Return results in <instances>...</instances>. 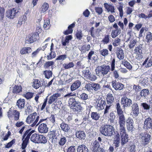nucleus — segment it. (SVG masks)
I'll use <instances>...</instances> for the list:
<instances>
[{
  "label": "nucleus",
  "mask_w": 152,
  "mask_h": 152,
  "mask_svg": "<svg viewBox=\"0 0 152 152\" xmlns=\"http://www.w3.org/2000/svg\"><path fill=\"white\" fill-rule=\"evenodd\" d=\"M39 116L37 115V113L34 112L28 116L26 120V122L31 124V127H37L40 123L45 121L46 119H42L39 120Z\"/></svg>",
  "instance_id": "f257e3e1"
},
{
  "label": "nucleus",
  "mask_w": 152,
  "mask_h": 152,
  "mask_svg": "<svg viewBox=\"0 0 152 152\" xmlns=\"http://www.w3.org/2000/svg\"><path fill=\"white\" fill-rule=\"evenodd\" d=\"M20 112L16 110L10 108L7 112V116L10 120L13 119L15 121L18 120L19 118Z\"/></svg>",
  "instance_id": "f03ea898"
},
{
  "label": "nucleus",
  "mask_w": 152,
  "mask_h": 152,
  "mask_svg": "<svg viewBox=\"0 0 152 152\" xmlns=\"http://www.w3.org/2000/svg\"><path fill=\"white\" fill-rule=\"evenodd\" d=\"M141 138V142L143 146H145L150 142L151 136L146 132H142L139 134Z\"/></svg>",
  "instance_id": "7ed1b4c3"
},
{
  "label": "nucleus",
  "mask_w": 152,
  "mask_h": 152,
  "mask_svg": "<svg viewBox=\"0 0 152 152\" xmlns=\"http://www.w3.org/2000/svg\"><path fill=\"white\" fill-rule=\"evenodd\" d=\"M19 10L16 7L8 9L6 11V16L9 19H14L19 12Z\"/></svg>",
  "instance_id": "20e7f679"
},
{
  "label": "nucleus",
  "mask_w": 152,
  "mask_h": 152,
  "mask_svg": "<svg viewBox=\"0 0 152 152\" xmlns=\"http://www.w3.org/2000/svg\"><path fill=\"white\" fill-rule=\"evenodd\" d=\"M118 124L120 126L119 131L125 130V125L126 121L125 116L124 113L118 114Z\"/></svg>",
  "instance_id": "39448f33"
},
{
  "label": "nucleus",
  "mask_w": 152,
  "mask_h": 152,
  "mask_svg": "<svg viewBox=\"0 0 152 152\" xmlns=\"http://www.w3.org/2000/svg\"><path fill=\"white\" fill-rule=\"evenodd\" d=\"M91 148L93 152H103L104 151L103 148L100 147L99 143L96 140L91 144Z\"/></svg>",
  "instance_id": "423d86ee"
},
{
  "label": "nucleus",
  "mask_w": 152,
  "mask_h": 152,
  "mask_svg": "<svg viewBox=\"0 0 152 152\" xmlns=\"http://www.w3.org/2000/svg\"><path fill=\"white\" fill-rule=\"evenodd\" d=\"M121 102L123 107L125 108L130 107L132 104V101L126 96H124L121 98Z\"/></svg>",
  "instance_id": "0eeeda50"
},
{
  "label": "nucleus",
  "mask_w": 152,
  "mask_h": 152,
  "mask_svg": "<svg viewBox=\"0 0 152 152\" xmlns=\"http://www.w3.org/2000/svg\"><path fill=\"white\" fill-rule=\"evenodd\" d=\"M121 138V144L122 145H124L128 142V135L126 134V130L119 131Z\"/></svg>",
  "instance_id": "6e6552de"
},
{
  "label": "nucleus",
  "mask_w": 152,
  "mask_h": 152,
  "mask_svg": "<svg viewBox=\"0 0 152 152\" xmlns=\"http://www.w3.org/2000/svg\"><path fill=\"white\" fill-rule=\"evenodd\" d=\"M114 98L112 96L111 94H108L106 98V100L107 105H106V108L105 109V113L108 112V110L110 109V108L113 102Z\"/></svg>",
  "instance_id": "1a4fd4ad"
},
{
  "label": "nucleus",
  "mask_w": 152,
  "mask_h": 152,
  "mask_svg": "<svg viewBox=\"0 0 152 152\" xmlns=\"http://www.w3.org/2000/svg\"><path fill=\"white\" fill-rule=\"evenodd\" d=\"M102 31L100 28L95 29L93 27H91L89 31V33H90L91 36L93 38L99 36V33Z\"/></svg>",
  "instance_id": "9d476101"
},
{
  "label": "nucleus",
  "mask_w": 152,
  "mask_h": 152,
  "mask_svg": "<svg viewBox=\"0 0 152 152\" xmlns=\"http://www.w3.org/2000/svg\"><path fill=\"white\" fill-rule=\"evenodd\" d=\"M61 95L58 93H56L50 96L49 99L48 103L51 104L53 102H56L57 100L61 96Z\"/></svg>",
  "instance_id": "9b49d317"
},
{
  "label": "nucleus",
  "mask_w": 152,
  "mask_h": 152,
  "mask_svg": "<svg viewBox=\"0 0 152 152\" xmlns=\"http://www.w3.org/2000/svg\"><path fill=\"white\" fill-rule=\"evenodd\" d=\"M133 120L130 117H128L126 119V125L127 129L129 131L132 132L133 130Z\"/></svg>",
  "instance_id": "f8f14e48"
},
{
  "label": "nucleus",
  "mask_w": 152,
  "mask_h": 152,
  "mask_svg": "<svg viewBox=\"0 0 152 152\" xmlns=\"http://www.w3.org/2000/svg\"><path fill=\"white\" fill-rule=\"evenodd\" d=\"M132 113L134 116L136 117L140 114L139 108L138 104L136 103H134L132 106Z\"/></svg>",
  "instance_id": "ddd939ff"
},
{
  "label": "nucleus",
  "mask_w": 152,
  "mask_h": 152,
  "mask_svg": "<svg viewBox=\"0 0 152 152\" xmlns=\"http://www.w3.org/2000/svg\"><path fill=\"white\" fill-rule=\"evenodd\" d=\"M38 127V130L39 133H45L48 132V128L46 124L40 123Z\"/></svg>",
  "instance_id": "4468645a"
},
{
  "label": "nucleus",
  "mask_w": 152,
  "mask_h": 152,
  "mask_svg": "<svg viewBox=\"0 0 152 152\" xmlns=\"http://www.w3.org/2000/svg\"><path fill=\"white\" fill-rule=\"evenodd\" d=\"M105 136H110L113 133V127L111 125L106 126H105Z\"/></svg>",
  "instance_id": "2eb2a0df"
},
{
  "label": "nucleus",
  "mask_w": 152,
  "mask_h": 152,
  "mask_svg": "<svg viewBox=\"0 0 152 152\" xmlns=\"http://www.w3.org/2000/svg\"><path fill=\"white\" fill-rule=\"evenodd\" d=\"M75 105H72L70 108L73 109V110L75 113H78L81 112L82 107L80 106V103L78 102L75 104Z\"/></svg>",
  "instance_id": "dca6fc26"
},
{
  "label": "nucleus",
  "mask_w": 152,
  "mask_h": 152,
  "mask_svg": "<svg viewBox=\"0 0 152 152\" xmlns=\"http://www.w3.org/2000/svg\"><path fill=\"white\" fill-rule=\"evenodd\" d=\"M75 24L74 23H73L68 27V29L66 30L63 32V34L66 35L72 33L73 32V28L75 26Z\"/></svg>",
  "instance_id": "f3484780"
},
{
  "label": "nucleus",
  "mask_w": 152,
  "mask_h": 152,
  "mask_svg": "<svg viewBox=\"0 0 152 152\" xmlns=\"http://www.w3.org/2000/svg\"><path fill=\"white\" fill-rule=\"evenodd\" d=\"M76 137L80 140H84L86 138L85 132L83 131H77L76 133Z\"/></svg>",
  "instance_id": "a211bd4d"
},
{
  "label": "nucleus",
  "mask_w": 152,
  "mask_h": 152,
  "mask_svg": "<svg viewBox=\"0 0 152 152\" xmlns=\"http://www.w3.org/2000/svg\"><path fill=\"white\" fill-rule=\"evenodd\" d=\"M81 84V82L79 81H75L71 86V91H72L78 88L80 86Z\"/></svg>",
  "instance_id": "6ab92c4d"
},
{
  "label": "nucleus",
  "mask_w": 152,
  "mask_h": 152,
  "mask_svg": "<svg viewBox=\"0 0 152 152\" xmlns=\"http://www.w3.org/2000/svg\"><path fill=\"white\" fill-rule=\"evenodd\" d=\"M105 8L106 9L107 12L113 14L115 12L114 7L111 4H108L105 3Z\"/></svg>",
  "instance_id": "aec40b11"
},
{
  "label": "nucleus",
  "mask_w": 152,
  "mask_h": 152,
  "mask_svg": "<svg viewBox=\"0 0 152 152\" xmlns=\"http://www.w3.org/2000/svg\"><path fill=\"white\" fill-rule=\"evenodd\" d=\"M87 147L84 145H82L78 146L77 152H89Z\"/></svg>",
  "instance_id": "412c9836"
},
{
  "label": "nucleus",
  "mask_w": 152,
  "mask_h": 152,
  "mask_svg": "<svg viewBox=\"0 0 152 152\" xmlns=\"http://www.w3.org/2000/svg\"><path fill=\"white\" fill-rule=\"evenodd\" d=\"M31 51L32 50L30 47H23L20 50V53L21 54L23 55L29 53L31 52Z\"/></svg>",
  "instance_id": "4be33fe9"
},
{
  "label": "nucleus",
  "mask_w": 152,
  "mask_h": 152,
  "mask_svg": "<svg viewBox=\"0 0 152 152\" xmlns=\"http://www.w3.org/2000/svg\"><path fill=\"white\" fill-rule=\"evenodd\" d=\"M95 71L97 75L99 76L104 75V69L103 67H97L95 69Z\"/></svg>",
  "instance_id": "5701e85b"
},
{
  "label": "nucleus",
  "mask_w": 152,
  "mask_h": 152,
  "mask_svg": "<svg viewBox=\"0 0 152 152\" xmlns=\"http://www.w3.org/2000/svg\"><path fill=\"white\" fill-rule=\"evenodd\" d=\"M143 65L151 66L152 65V56L147 58L143 63Z\"/></svg>",
  "instance_id": "b1692460"
},
{
  "label": "nucleus",
  "mask_w": 152,
  "mask_h": 152,
  "mask_svg": "<svg viewBox=\"0 0 152 152\" xmlns=\"http://www.w3.org/2000/svg\"><path fill=\"white\" fill-rule=\"evenodd\" d=\"M104 101L99 100L98 103L97 104L96 107L99 110H101L104 109Z\"/></svg>",
  "instance_id": "393cba45"
},
{
  "label": "nucleus",
  "mask_w": 152,
  "mask_h": 152,
  "mask_svg": "<svg viewBox=\"0 0 152 152\" xmlns=\"http://www.w3.org/2000/svg\"><path fill=\"white\" fill-rule=\"evenodd\" d=\"M39 134L37 133H35L32 134L31 137V140L33 142L38 143L39 140Z\"/></svg>",
  "instance_id": "a878e982"
},
{
  "label": "nucleus",
  "mask_w": 152,
  "mask_h": 152,
  "mask_svg": "<svg viewBox=\"0 0 152 152\" xmlns=\"http://www.w3.org/2000/svg\"><path fill=\"white\" fill-rule=\"evenodd\" d=\"M144 123L147 128L152 129V118L150 117L147 118Z\"/></svg>",
  "instance_id": "bb28decb"
},
{
  "label": "nucleus",
  "mask_w": 152,
  "mask_h": 152,
  "mask_svg": "<svg viewBox=\"0 0 152 152\" xmlns=\"http://www.w3.org/2000/svg\"><path fill=\"white\" fill-rule=\"evenodd\" d=\"M90 45L89 44L87 45H84L79 48V50L82 53H83L87 51H88L90 50Z\"/></svg>",
  "instance_id": "cd10ccee"
},
{
  "label": "nucleus",
  "mask_w": 152,
  "mask_h": 152,
  "mask_svg": "<svg viewBox=\"0 0 152 152\" xmlns=\"http://www.w3.org/2000/svg\"><path fill=\"white\" fill-rule=\"evenodd\" d=\"M68 138V137L67 136H61L58 142L59 145L61 146H63L66 142Z\"/></svg>",
  "instance_id": "c85d7f7f"
},
{
  "label": "nucleus",
  "mask_w": 152,
  "mask_h": 152,
  "mask_svg": "<svg viewBox=\"0 0 152 152\" xmlns=\"http://www.w3.org/2000/svg\"><path fill=\"white\" fill-rule=\"evenodd\" d=\"M118 58L120 60H122L124 58V54L123 50L122 49L120 48L116 52Z\"/></svg>",
  "instance_id": "c756f323"
},
{
  "label": "nucleus",
  "mask_w": 152,
  "mask_h": 152,
  "mask_svg": "<svg viewBox=\"0 0 152 152\" xmlns=\"http://www.w3.org/2000/svg\"><path fill=\"white\" fill-rule=\"evenodd\" d=\"M113 87L116 90H121L124 87V85L123 84L119 83H113Z\"/></svg>",
  "instance_id": "7c9ffc66"
},
{
  "label": "nucleus",
  "mask_w": 152,
  "mask_h": 152,
  "mask_svg": "<svg viewBox=\"0 0 152 152\" xmlns=\"http://www.w3.org/2000/svg\"><path fill=\"white\" fill-rule=\"evenodd\" d=\"M62 130L65 132H69L70 127L67 124L64 123H62L60 124Z\"/></svg>",
  "instance_id": "2f4dec72"
},
{
  "label": "nucleus",
  "mask_w": 152,
  "mask_h": 152,
  "mask_svg": "<svg viewBox=\"0 0 152 152\" xmlns=\"http://www.w3.org/2000/svg\"><path fill=\"white\" fill-rule=\"evenodd\" d=\"M25 103V100L24 99H20L17 101V105L19 109H22L24 108Z\"/></svg>",
  "instance_id": "473e14b6"
},
{
  "label": "nucleus",
  "mask_w": 152,
  "mask_h": 152,
  "mask_svg": "<svg viewBox=\"0 0 152 152\" xmlns=\"http://www.w3.org/2000/svg\"><path fill=\"white\" fill-rule=\"evenodd\" d=\"M32 133V131H31L30 130H27L23 135V137L22 138V140H24L26 136V137H25V138L29 140L30 137Z\"/></svg>",
  "instance_id": "72a5a7b5"
},
{
  "label": "nucleus",
  "mask_w": 152,
  "mask_h": 152,
  "mask_svg": "<svg viewBox=\"0 0 152 152\" xmlns=\"http://www.w3.org/2000/svg\"><path fill=\"white\" fill-rule=\"evenodd\" d=\"M40 85V82L39 80L37 79L34 80L32 86L34 88L37 89L39 87Z\"/></svg>",
  "instance_id": "f704fd0d"
},
{
  "label": "nucleus",
  "mask_w": 152,
  "mask_h": 152,
  "mask_svg": "<svg viewBox=\"0 0 152 152\" xmlns=\"http://www.w3.org/2000/svg\"><path fill=\"white\" fill-rule=\"evenodd\" d=\"M39 140L38 143L45 144L47 142L46 138L45 136L39 134Z\"/></svg>",
  "instance_id": "c9c22d12"
},
{
  "label": "nucleus",
  "mask_w": 152,
  "mask_h": 152,
  "mask_svg": "<svg viewBox=\"0 0 152 152\" xmlns=\"http://www.w3.org/2000/svg\"><path fill=\"white\" fill-rule=\"evenodd\" d=\"M46 48V46H42V47H40L37 48L35 51L34 52L32 53V57L35 56L39 53L40 51L41 50H44Z\"/></svg>",
  "instance_id": "e433bc0d"
},
{
  "label": "nucleus",
  "mask_w": 152,
  "mask_h": 152,
  "mask_svg": "<svg viewBox=\"0 0 152 152\" xmlns=\"http://www.w3.org/2000/svg\"><path fill=\"white\" fill-rule=\"evenodd\" d=\"M146 41L147 43H150L152 41V33L150 32H148L145 37Z\"/></svg>",
  "instance_id": "4c0bfd02"
},
{
  "label": "nucleus",
  "mask_w": 152,
  "mask_h": 152,
  "mask_svg": "<svg viewBox=\"0 0 152 152\" xmlns=\"http://www.w3.org/2000/svg\"><path fill=\"white\" fill-rule=\"evenodd\" d=\"M119 6L118 8V10L119 12L120 16L121 17H122L123 15V7L124 6V4L122 2L119 3Z\"/></svg>",
  "instance_id": "58836bf2"
},
{
  "label": "nucleus",
  "mask_w": 152,
  "mask_h": 152,
  "mask_svg": "<svg viewBox=\"0 0 152 152\" xmlns=\"http://www.w3.org/2000/svg\"><path fill=\"white\" fill-rule=\"evenodd\" d=\"M50 26V20H45V22L43 25V27L45 30L48 29Z\"/></svg>",
  "instance_id": "ea45409f"
},
{
  "label": "nucleus",
  "mask_w": 152,
  "mask_h": 152,
  "mask_svg": "<svg viewBox=\"0 0 152 152\" xmlns=\"http://www.w3.org/2000/svg\"><path fill=\"white\" fill-rule=\"evenodd\" d=\"M142 45H140L136 47L134 51L137 54H140L142 53Z\"/></svg>",
  "instance_id": "a19ab883"
},
{
  "label": "nucleus",
  "mask_w": 152,
  "mask_h": 152,
  "mask_svg": "<svg viewBox=\"0 0 152 152\" xmlns=\"http://www.w3.org/2000/svg\"><path fill=\"white\" fill-rule=\"evenodd\" d=\"M76 37L79 40H81L83 37L82 31L81 30H77L75 34Z\"/></svg>",
  "instance_id": "79ce46f5"
},
{
  "label": "nucleus",
  "mask_w": 152,
  "mask_h": 152,
  "mask_svg": "<svg viewBox=\"0 0 152 152\" xmlns=\"http://www.w3.org/2000/svg\"><path fill=\"white\" fill-rule=\"evenodd\" d=\"M22 88L20 86H15L13 90V92L14 93H18L21 91Z\"/></svg>",
  "instance_id": "37998d69"
},
{
  "label": "nucleus",
  "mask_w": 152,
  "mask_h": 152,
  "mask_svg": "<svg viewBox=\"0 0 152 152\" xmlns=\"http://www.w3.org/2000/svg\"><path fill=\"white\" fill-rule=\"evenodd\" d=\"M5 9L3 7H0V20H3L4 16Z\"/></svg>",
  "instance_id": "c03bdc74"
},
{
  "label": "nucleus",
  "mask_w": 152,
  "mask_h": 152,
  "mask_svg": "<svg viewBox=\"0 0 152 152\" xmlns=\"http://www.w3.org/2000/svg\"><path fill=\"white\" fill-rule=\"evenodd\" d=\"M121 33L120 30L117 29L116 30L113 31L111 33V36L113 38H115L117 36Z\"/></svg>",
  "instance_id": "a18cd8bd"
},
{
  "label": "nucleus",
  "mask_w": 152,
  "mask_h": 152,
  "mask_svg": "<svg viewBox=\"0 0 152 152\" xmlns=\"http://www.w3.org/2000/svg\"><path fill=\"white\" fill-rule=\"evenodd\" d=\"M140 94L141 96L145 97L149 94V90L146 89H144L141 91Z\"/></svg>",
  "instance_id": "49530a36"
},
{
  "label": "nucleus",
  "mask_w": 152,
  "mask_h": 152,
  "mask_svg": "<svg viewBox=\"0 0 152 152\" xmlns=\"http://www.w3.org/2000/svg\"><path fill=\"white\" fill-rule=\"evenodd\" d=\"M78 102L76 101L75 99L74 98H70L68 101V104L70 107L71 108V106L72 105H75V104H76Z\"/></svg>",
  "instance_id": "de8ad7c7"
},
{
  "label": "nucleus",
  "mask_w": 152,
  "mask_h": 152,
  "mask_svg": "<svg viewBox=\"0 0 152 152\" xmlns=\"http://www.w3.org/2000/svg\"><path fill=\"white\" fill-rule=\"evenodd\" d=\"M91 116L93 119L96 121L98 120L100 117L99 115L96 112H92Z\"/></svg>",
  "instance_id": "09e8293b"
},
{
  "label": "nucleus",
  "mask_w": 152,
  "mask_h": 152,
  "mask_svg": "<svg viewBox=\"0 0 152 152\" xmlns=\"http://www.w3.org/2000/svg\"><path fill=\"white\" fill-rule=\"evenodd\" d=\"M49 7L48 4L47 3L43 4L42 7V10L41 12L44 13L48 9Z\"/></svg>",
  "instance_id": "8fccbe9b"
},
{
  "label": "nucleus",
  "mask_w": 152,
  "mask_h": 152,
  "mask_svg": "<svg viewBox=\"0 0 152 152\" xmlns=\"http://www.w3.org/2000/svg\"><path fill=\"white\" fill-rule=\"evenodd\" d=\"M58 131L57 130H54L50 131V136L58 138Z\"/></svg>",
  "instance_id": "3c124183"
},
{
  "label": "nucleus",
  "mask_w": 152,
  "mask_h": 152,
  "mask_svg": "<svg viewBox=\"0 0 152 152\" xmlns=\"http://www.w3.org/2000/svg\"><path fill=\"white\" fill-rule=\"evenodd\" d=\"M116 108L118 114V115L120 114H121L122 113H124V112L122 110V109L121 108L120 104L118 103H117L116 104Z\"/></svg>",
  "instance_id": "603ef678"
},
{
  "label": "nucleus",
  "mask_w": 152,
  "mask_h": 152,
  "mask_svg": "<svg viewBox=\"0 0 152 152\" xmlns=\"http://www.w3.org/2000/svg\"><path fill=\"white\" fill-rule=\"evenodd\" d=\"M90 69L89 67H86L85 69L83 70V72L84 74L85 77H86L91 74L90 72Z\"/></svg>",
  "instance_id": "864d4df0"
},
{
  "label": "nucleus",
  "mask_w": 152,
  "mask_h": 152,
  "mask_svg": "<svg viewBox=\"0 0 152 152\" xmlns=\"http://www.w3.org/2000/svg\"><path fill=\"white\" fill-rule=\"evenodd\" d=\"M77 149L75 146H71L68 148L66 152H76Z\"/></svg>",
  "instance_id": "5fc2aeb1"
},
{
  "label": "nucleus",
  "mask_w": 152,
  "mask_h": 152,
  "mask_svg": "<svg viewBox=\"0 0 152 152\" xmlns=\"http://www.w3.org/2000/svg\"><path fill=\"white\" fill-rule=\"evenodd\" d=\"M86 78L92 81H94L96 79V77L93 74H90L86 77Z\"/></svg>",
  "instance_id": "6e6d98bb"
},
{
  "label": "nucleus",
  "mask_w": 152,
  "mask_h": 152,
  "mask_svg": "<svg viewBox=\"0 0 152 152\" xmlns=\"http://www.w3.org/2000/svg\"><path fill=\"white\" fill-rule=\"evenodd\" d=\"M44 74L45 77L48 79L49 78L52 76V72L50 71H44Z\"/></svg>",
  "instance_id": "4d7b16f0"
},
{
  "label": "nucleus",
  "mask_w": 152,
  "mask_h": 152,
  "mask_svg": "<svg viewBox=\"0 0 152 152\" xmlns=\"http://www.w3.org/2000/svg\"><path fill=\"white\" fill-rule=\"evenodd\" d=\"M33 93L32 92H28L25 94H24V97L27 99H29L31 98L33 96Z\"/></svg>",
  "instance_id": "13d9d810"
},
{
  "label": "nucleus",
  "mask_w": 152,
  "mask_h": 152,
  "mask_svg": "<svg viewBox=\"0 0 152 152\" xmlns=\"http://www.w3.org/2000/svg\"><path fill=\"white\" fill-rule=\"evenodd\" d=\"M56 56V54L55 52L52 51V53H51V51H50V54L47 56V58L48 60H51L55 58Z\"/></svg>",
  "instance_id": "bf43d9fd"
},
{
  "label": "nucleus",
  "mask_w": 152,
  "mask_h": 152,
  "mask_svg": "<svg viewBox=\"0 0 152 152\" xmlns=\"http://www.w3.org/2000/svg\"><path fill=\"white\" fill-rule=\"evenodd\" d=\"M58 139L56 137L50 136L49 141L50 142L53 144H55L57 142Z\"/></svg>",
  "instance_id": "052dcab7"
},
{
  "label": "nucleus",
  "mask_w": 152,
  "mask_h": 152,
  "mask_svg": "<svg viewBox=\"0 0 152 152\" xmlns=\"http://www.w3.org/2000/svg\"><path fill=\"white\" fill-rule=\"evenodd\" d=\"M79 97L82 99L84 100L88 99V96L87 94L85 93H83L80 95Z\"/></svg>",
  "instance_id": "680f3d73"
},
{
  "label": "nucleus",
  "mask_w": 152,
  "mask_h": 152,
  "mask_svg": "<svg viewBox=\"0 0 152 152\" xmlns=\"http://www.w3.org/2000/svg\"><path fill=\"white\" fill-rule=\"evenodd\" d=\"M28 140H29L27 139H27L25 138L24 140H23L22 144V149H24L26 148L28 142Z\"/></svg>",
  "instance_id": "e2e57ef3"
},
{
  "label": "nucleus",
  "mask_w": 152,
  "mask_h": 152,
  "mask_svg": "<svg viewBox=\"0 0 152 152\" xmlns=\"http://www.w3.org/2000/svg\"><path fill=\"white\" fill-rule=\"evenodd\" d=\"M31 36L32 37V39H33V40L34 42L37 41L39 39V34L34 32L32 34Z\"/></svg>",
  "instance_id": "0e129e2a"
},
{
  "label": "nucleus",
  "mask_w": 152,
  "mask_h": 152,
  "mask_svg": "<svg viewBox=\"0 0 152 152\" xmlns=\"http://www.w3.org/2000/svg\"><path fill=\"white\" fill-rule=\"evenodd\" d=\"M66 58V55H62L57 57L56 60H63Z\"/></svg>",
  "instance_id": "69168bd1"
},
{
  "label": "nucleus",
  "mask_w": 152,
  "mask_h": 152,
  "mask_svg": "<svg viewBox=\"0 0 152 152\" xmlns=\"http://www.w3.org/2000/svg\"><path fill=\"white\" fill-rule=\"evenodd\" d=\"M34 42L33 40V39H32V37L31 35L29 36L28 39L26 40V43L28 44H31Z\"/></svg>",
  "instance_id": "338daca9"
},
{
  "label": "nucleus",
  "mask_w": 152,
  "mask_h": 152,
  "mask_svg": "<svg viewBox=\"0 0 152 152\" xmlns=\"http://www.w3.org/2000/svg\"><path fill=\"white\" fill-rule=\"evenodd\" d=\"M141 106H142L144 109L146 110H149L150 108V105H148L146 103H143L141 104Z\"/></svg>",
  "instance_id": "774afa93"
}]
</instances>
